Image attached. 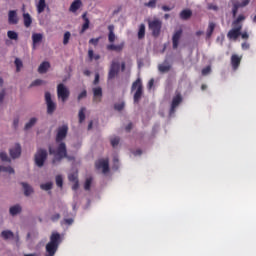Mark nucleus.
<instances>
[{"label":"nucleus","instance_id":"2eb2a0df","mask_svg":"<svg viewBox=\"0 0 256 256\" xmlns=\"http://www.w3.org/2000/svg\"><path fill=\"white\" fill-rule=\"evenodd\" d=\"M241 59H243V56H239L237 54H233L231 56V65L233 71H237V69H239V65H241Z\"/></svg>","mask_w":256,"mask_h":256},{"label":"nucleus","instance_id":"864d4df0","mask_svg":"<svg viewBox=\"0 0 256 256\" xmlns=\"http://www.w3.org/2000/svg\"><path fill=\"white\" fill-rule=\"evenodd\" d=\"M61 219V214L55 213L54 215L51 216V221L55 223V221H59Z\"/></svg>","mask_w":256,"mask_h":256},{"label":"nucleus","instance_id":"0e129e2a","mask_svg":"<svg viewBox=\"0 0 256 256\" xmlns=\"http://www.w3.org/2000/svg\"><path fill=\"white\" fill-rule=\"evenodd\" d=\"M77 189H79V180L74 182L73 186H72V190L73 191H77Z\"/></svg>","mask_w":256,"mask_h":256},{"label":"nucleus","instance_id":"5701e85b","mask_svg":"<svg viewBox=\"0 0 256 256\" xmlns=\"http://www.w3.org/2000/svg\"><path fill=\"white\" fill-rule=\"evenodd\" d=\"M108 31H109V34H108L109 43H115V32H113L115 31V26L109 25Z\"/></svg>","mask_w":256,"mask_h":256},{"label":"nucleus","instance_id":"3c124183","mask_svg":"<svg viewBox=\"0 0 256 256\" xmlns=\"http://www.w3.org/2000/svg\"><path fill=\"white\" fill-rule=\"evenodd\" d=\"M132 155H134V157H141V155H143V151L141 149H136L132 151Z\"/></svg>","mask_w":256,"mask_h":256},{"label":"nucleus","instance_id":"09e8293b","mask_svg":"<svg viewBox=\"0 0 256 256\" xmlns=\"http://www.w3.org/2000/svg\"><path fill=\"white\" fill-rule=\"evenodd\" d=\"M56 185L57 187H63V177L61 175L56 176Z\"/></svg>","mask_w":256,"mask_h":256},{"label":"nucleus","instance_id":"2f4dec72","mask_svg":"<svg viewBox=\"0 0 256 256\" xmlns=\"http://www.w3.org/2000/svg\"><path fill=\"white\" fill-rule=\"evenodd\" d=\"M45 7H47L45 0H39V2L37 4L38 13H43V11H45Z\"/></svg>","mask_w":256,"mask_h":256},{"label":"nucleus","instance_id":"9d476101","mask_svg":"<svg viewBox=\"0 0 256 256\" xmlns=\"http://www.w3.org/2000/svg\"><path fill=\"white\" fill-rule=\"evenodd\" d=\"M181 103H183V96H181V93H178L172 99L170 115L175 114V109H177L179 107V105H181Z\"/></svg>","mask_w":256,"mask_h":256},{"label":"nucleus","instance_id":"412c9836","mask_svg":"<svg viewBox=\"0 0 256 256\" xmlns=\"http://www.w3.org/2000/svg\"><path fill=\"white\" fill-rule=\"evenodd\" d=\"M193 12L190 9H184L180 12V19L183 21H187V19H191Z\"/></svg>","mask_w":256,"mask_h":256},{"label":"nucleus","instance_id":"1a4fd4ad","mask_svg":"<svg viewBox=\"0 0 256 256\" xmlns=\"http://www.w3.org/2000/svg\"><path fill=\"white\" fill-rule=\"evenodd\" d=\"M45 101H46V104H47V114L52 115V113L55 112V109H57V106L55 105V103L51 99V93H49V92L45 93Z\"/></svg>","mask_w":256,"mask_h":256},{"label":"nucleus","instance_id":"8fccbe9b","mask_svg":"<svg viewBox=\"0 0 256 256\" xmlns=\"http://www.w3.org/2000/svg\"><path fill=\"white\" fill-rule=\"evenodd\" d=\"M100 40H101L100 37H98V38H91L89 40V43H90V45H94V47H97V45H99V41Z\"/></svg>","mask_w":256,"mask_h":256},{"label":"nucleus","instance_id":"bf43d9fd","mask_svg":"<svg viewBox=\"0 0 256 256\" xmlns=\"http://www.w3.org/2000/svg\"><path fill=\"white\" fill-rule=\"evenodd\" d=\"M5 99V89H3L0 92V105L3 103V100Z\"/></svg>","mask_w":256,"mask_h":256},{"label":"nucleus","instance_id":"c756f323","mask_svg":"<svg viewBox=\"0 0 256 256\" xmlns=\"http://www.w3.org/2000/svg\"><path fill=\"white\" fill-rule=\"evenodd\" d=\"M19 213H21V206L15 205L10 207V215L13 217H15V215H19Z\"/></svg>","mask_w":256,"mask_h":256},{"label":"nucleus","instance_id":"f8f14e48","mask_svg":"<svg viewBox=\"0 0 256 256\" xmlns=\"http://www.w3.org/2000/svg\"><path fill=\"white\" fill-rule=\"evenodd\" d=\"M241 29H243L241 26H233V28L227 33V38L237 41V39L241 37Z\"/></svg>","mask_w":256,"mask_h":256},{"label":"nucleus","instance_id":"a18cd8bd","mask_svg":"<svg viewBox=\"0 0 256 256\" xmlns=\"http://www.w3.org/2000/svg\"><path fill=\"white\" fill-rule=\"evenodd\" d=\"M0 159L6 163H11V159L5 152H0Z\"/></svg>","mask_w":256,"mask_h":256},{"label":"nucleus","instance_id":"ddd939ff","mask_svg":"<svg viewBox=\"0 0 256 256\" xmlns=\"http://www.w3.org/2000/svg\"><path fill=\"white\" fill-rule=\"evenodd\" d=\"M183 36V30H176L172 36V49L179 48V41H181V37Z\"/></svg>","mask_w":256,"mask_h":256},{"label":"nucleus","instance_id":"bb28decb","mask_svg":"<svg viewBox=\"0 0 256 256\" xmlns=\"http://www.w3.org/2000/svg\"><path fill=\"white\" fill-rule=\"evenodd\" d=\"M32 41L34 46L37 45L38 43H41L43 41V34L41 33L32 34Z\"/></svg>","mask_w":256,"mask_h":256},{"label":"nucleus","instance_id":"6e6552de","mask_svg":"<svg viewBox=\"0 0 256 256\" xmlns=\"http://www.w3.org/2000/svg\"><path fill=\"white\" fill-rule=\"evenodd\" d=\"M121 69V64L119 62L113 61L110 70L108 73V81H111V79H115L117 75H119V70Z\"/></svg>","mask_w":256,"mask_h":256},{"label":"nucleus","instance_id":"680f3d73","mask_svg":"<svg viewBox=\"0 0 256 256\" xmlns=\"http://www.w3.org/2000/svg\"><path fill=\"white\" fill-rule=\"evenodd\" d=\"M73 221L74 220L72 218L64 219L65 225H73Z\"/></svg>","mask_w":256,"mask_h":256},{"label":"nucleus","instance_id":"603ef678","mask_svg":"<svg viewBox=\"0 0 256 256\" xmlns=\"http://www.w3.org/2000/svg\"><path fill=\"white\" fill-rule=\"evenodd\" d=\"M68 179H69V181H71L72 183H75V182L79 181V180L77 179V174H70V175L68 176Z\"/></svg>","mask_w":256,"mask_h":256},{"label":"nucleus","instance_id":"6ab92c4d","mask_svg":"<svg viewBox=\"0 0 256 256\" xmlns=\"http://www.w3.org/2000/svg\"><path fill=\"white\" fill-rule=\"evenodd\" d=\"M82 19L84 21V24L82 25V29L80 30V35H83L84 32L87 31V29H89V19L87 18V12H84L82 15Z\"/></svg>","mask_w":256,"mask_h":256},{"label":"nucleus","instance_id":"b1692460","mask_svg":"<svg viewBox=\"0 0 256 256\" xmlns=\"http://www.w3.org/2000/svg\"><path fill=\"white\" fill-rule=\"evenodd\" d=\"M21 185L24 189V195L26 197H29V195H31V193H33V187H31V185L25 183V182H21Z\"/></svg>","mask_w":256,"mask_h":256},{"label":"nucleus","instance_id":"a211bd4d","mask_svg":"<svg viewBox=\"0 0 256 256\" xmlns=\"http://www.w3.org/2000/svg\"><path fill=\"white\" fill-rule=\"evenodd\" d=\"M83 5V2L81 0H74L72 4L70 5L69 11L71 13H77L79 9H81V6Z\"/></svg>","mask_w":256,"mask_h":256},{"label":"nucleus","instance_id":"0eeeda50","mask_svg":"<svg viewBox=\"0 0 256 256\" xmlns=\"http://www.w3.org/2000/svg\"><path fill=\"white\" fill-rule=\"evenodd\" d=\"M232 3V16L237 17V13L241 7H247L249 3H251V0H231Z\"/></svg>","mask_w":256,"mask_h":256},{"label":"nucleus","instance_id":"4d7b16f0","mask_svg":"<svg viewBox=\"0 0 256 256\" xmlns=\"http://www.w3.org/2000/svg\"><path fill=\"white\" fill-rule=\"evenodd\" d=\"M154 85H155V79L152 78L149 80L147 87L149 90H151V89H153Z\"/></svg>","mask_w":256,"mask_h":256},{"label":"nucleus","instance_id":"69168bd1","mask_svg":"<svg viewBox=\"0 0 256 256\" xmlns=\"http://www.w3.org/2000/svg\"><path fill=\"white\" fill-rule=\"evenodd\" d=\"M242 39H249V34L247 32H243L240 34Z\"/></svg>","mask_w":256,"mask_h":256},{"label":"nucleus","instance_id":"20e7f679","mask_svg":"<svg viewBox=\"0 0 256 256\" xmlns=\"http://www.w3.org/2000/svg\"><path fill=\"white\" fill-rule=\"evenodd\" d=\"M131 91L134 92V103H139L141 101V97H143V82L141 78H138L136 81L133 82Z\"/></svg>","mask_w":256,"mask_h":256},{"label":"nucleus","instance_id":"9b49d317","mask_svg":"<svg viewBox=\"0 0 256 256\" xmlns=\"http://www.w3.org/2000/svg\"><path fill=\"white\" fill-rule=\"evenodd\" d=\"M96 169H102V173L107 174L109 173V159H99L95 162Z\"/></svg>","mask_w":256,"mask_h":256},{"label":"nucleus","instance_id":"4468645a","mask_svg":"<svg viewBox=\"0 0 256 256\" xmlns=\"http://www.w3.org/2000/svg\"><path fill=\"white\" fill-rule=\"evenodd\" d=\"M9 153L12 159H19L21 157V145L16 143L13 148H10Z\"/></svg>","mask_w":256,"mask_h":256},{"label":"nucleus","instance_id":"774afa93","mask_svg":"<svg viewBox=\"0 0 256 256\" xmlns=\"http://www.w3.org/2000/svg\"><path fill=\"white\" fill-rule=\"evenodd\" d=\"M83 73H84V75L86 77H89L91 75V71L90 70H84Z\"/></svg>","mask_w":256,"mask_h":256},{"label":"nucleus","instance_id":"ea45409f","mask_svg":"<svg viewBox=\"0 0 256 256\" xmlns=\"http://www.w3.org/2000/svg\"><path fill=\"white\" fill-rule=\"evenodd\" d=\"M121 139L117 136H114L113 138L110 139V143L112 147H117L119 145Z\"/></svg>","mask_w":256,"mask_h":256},{"label":"nucleus","instance_id":"6e6d98bb","mask_svg":"<svg viewBox=\"0 0 256 256\" xmlns=\"http://www.w3.org/2000/svg\"><path fill=\"white\" fill-rule=\"evenodd\" d=\"M87 97V90H83L79 95H78V101H81V99H85Z\"/></svg>","mask_w":256,"mask_h":256},{"label":"nucleus","instance_id":"e433bc0d","mask_svg":"<svg viewBox=\"0 0 256 256\" xmlns=\"http://www.w3.org/2000/svg\"><path fill=\"white\" fill-rule=\"evenodd\" d=\"M40 188L43 189V191H51V189H53V182L41 184Z\"/></svg>","mask_w":256,"mask_h":256},{"label":"nucleus","instance_id":"4be33fe9","mask_svg":"<svg viewBox=\"0 0 256 256\" xmlns=\"http://www.w3.org/2000/svg\"><path fill=\"white\" fill-rule=\"evenodd\" d=\"M215 27H217V24L215 22H209L208 28L206 31V39H209L213 36V31H215Z\"/></svg>","mask_w":256,"mask_h":256},{"label":"nucleus","instance_id":"cd10ccee","mask_svg":"<svg viewBox=\"0 0 256 256\" xmlns=\"http://www.w3.org/2000/svg\"><path fill=\"white\" fill-rule=\"evenodd\" d=\"M0 173H9L10 175L15 174V169L11 166H0Z\"/></svg>","mask_w":256,"mask_h":256},{"label":"nucleus","instance_id":"72a5a7b5","mask_svg":"<svg viewBox=\"0 0 256 256\" xmlns=\"http://www.w3.org/2000/svg\"><path fill=\"white\" fill-rule=\"evenodd\" d=\"M138 39H145V24H140L139 26Z\"/></svg>","mask_w":256,"mask_h":256},{"label":"nucleus","instance_id":"423d86ee","mask_svg":"<svg viewBox=\"0 0 256 256\" xmlns=\"http://www.w3.org/2000/svg\"><path fill=\"white\" fill-rule=\"evenodd\" d=\"M69 95H71L69 88H67V86H65V84L63 83L58 84L57 96H58V99H61L62 103H65V101L69 99Z\"/></svg>","mask_w":256,"mask_h":256},{"label":"nucleus","instance_id":"473e14b6","mask_svg":"<svg viewBox=\"0 0 256 256\" xmlns=\"http://www.w3.org/2000/svg\"><path fill=\"white\" fill-rule=\"evenodd\" d=\"M88 57L90 61H93V59H95V61H99V59H101V56L99 54H94L93 49L88 50Z\"/></svg>","mask_w":256,"mask_h":256},{"label":"nucleus","instance_id":"f3484780","mask_svg":"<svg viewBox=\"0 0 256 256\" xmlns=\"http://www.w3.org/2000/svg\"><path fill=\"white\" fill-rule=\"evenodd\" d=\"M8 21L10 25H17L19 23V18L17 17V11L10 10L8 13Z\"/></svg>","mask_w":256,"mask_h":256},{"label":"nucleus","instance_id":"a19ab883","mask_svg":"<svg viewBox=\"0 0 256 256\" xmlns=\"http://www.w3.org/2000/svg\"><path fill=\"white\" fill-rule=\"evenodd\" d=\"M115 111H123L125 109V102H119L114 104Z\"/></svg>","mask_w":256,"mask_h":256},{"label":"nucleus","instance_id":"393cba45","mask_svg":"<svg viewBox=\"0 0 256 256\" xmlns=\"http://www.w3.org/2000/svg\"><path fill=\"white\" fill-rule=\"evenodd\" d=\"M241 21H245V17L243 14H240L232 23V27H241L243 29V24H241Z\"/></svg>","mask_w":256,"mask_h":256},{"label":"nucleus","instance_id":"49530a36","mask_svg":"<svg viewBox=\"0 0 256 256\" xmlns=\"http://www.w3.org/2000/svg\"><path fill=\"white\" fill-rule=\"evenodd\" d=\"M157 1L159 0H150L149 2L145 3V7H149L150 9H155V7H157Z\"/></svg>","mask_w":256,"mask_h":256},{"label":"nucleus","instance_id":"79ce46f5","mask_svg":"<svg viewBox=\"0 0 256 256\" xmlns=\"http://www.w3.org/2000/svg\"><path fill=\"white\" fill-rule=\"evenodd\" d=\"M14 63L16 66V71L19 73V71H21V67H23V61H21L19 58H16Z\"/></svg>","mask_w":256,"mask_h":256},{"label":"nucleus","instance_id":"4c0bfd02","mask_svg":"<svg viewBox=\"0 0 256 256\" xmlns=\"http://www.w3.org/2000/svg\"><path fill=\"white\" fill-rule=\"evenodd\" d=\"M7 35H8V37H9L10 39H12V40H14V41H17V40L19 39V34H17V32H15V31L9 30V31L7 32Z\"/></svg>","mask_w":256,"mask_h":256},{"label":"nucleus","instance_id":"c9c22d12","mask_svg":"<svg viewBox=\"0 0 256 256\" xmlns=\"http://www.w3.org/2000/svg\"><path fill=\"white\" fill-rule=\"evenodd\" d=\"M85 111L86 108L82 107L78 113V117H79V123H83L85 121Z\"/></svg>","mask_w":256,"mask_h":256},{"label":"nucleus","instance_id":"a878e982","mask_svg":"<svg viewBox=\"0 0 256 256\" xmlns=\"http://www.w3.org/2000/svg\"><path fill=\"white\" fill-rule=\"evenodd\" d=\"M51 67V64L49 62H42L40 66L38 67V73H45L46 71H49V68Z\"/></svg>","mask_w":256,"mask_h":256},{"label":"nucleus","instance_id":"052dcab7","mask_svg":"<svg viewBox=\"0 0 256 256\" xmlns=\"http://www.w3.org/2000/svg\"><path fill=\"white\" fill-rule=\"evenodd\" d=\"M241 47H242L243 51H247V49H249L250 45L248 42H244V43H242Z\"/></svg>","mask_w":256,"mask_h":256},{"label":"nucleus","instance_id":"de8ad7c7","mask_svg":"<svg viewBox=\"0 0 256 256\" xmlns=\"http://www.w3.org/2000/svg\"><path fill=\"white\" fill-rule=\"evenodd\" d=\"M43 83H45V81L36 79L30 84V87H39V85H43Z\"/></svg>","mask_w":256,"mask_h":256},{"label":"nucleus","instance_id":"7ed1b4c3","mask_svg":"<svg viewBox=\"0 0 256 256\" xmlns=\"http://www.w3.org/2000/svg\"><path fill=\"white\" fill-rule=\"evenodd\" d=\"M148 29L151 31L152 37L157 38L159 37V35H161V29H163V22L158 18L149 20Z\"/></svg>","mask_w":256,"mask_h":256},{"label":"nucleus","instance_id":"39448f33","mask_svg":"<svg viewBox=\"0 0 256 256\" xmlns=\"http://www.w3.org/2000/svg\"><path fill=\"white\" fill-rule=\"evenodd\" d=\"M48 155L49 154L47 153V150L43 148H38L34 155L35 165L37 167H43V165H45V162L47 161Z\"/></svg>","mask_w":256,"mask_h":256},{"label":"nucleus","instance_id":"58836bf2","mask_svg":"<svg viewBox=\"0 0 256 256\" xmlns=\"http://www.w3.org/2000/svg\"><path fill=\"white\" fill-rule=\"evenodd\" d=\"M93 183V178L89 177L86 179L85 184H84V189L85 191H89L91 189V184Z\"/></svg>","mask_w":256,"mask_h":256},{"label":"nucleus","instance_id":"37998d69","mask_svg":"<svg viewBox=\"0 0 256 256\" xmlns=\"http://www.w3.org/2000/svg\"><path fill=\"white\" fill-rule=\"evenodd\" d=\"M35 123H37V118H31L29 120V122L26 123V125H25L26 131H27V129H31V127H33V125H35Z\"/></svg>","mask_w":256,"mask_h":256},{"label":"nucleus","instance_id":"c03bdc74","mask_svg":"<svg viewBox=\"0 0 256 256\" xmlns=\"http://www.w3.org/2000/svg\"><path fill=\"white\" fill-rule=\"evenodd\" d=\"M69 39H71V32L67 31L64 33L63 45H68Z\"/></svg>","mask_w":256,"mask_h":256},{"label":"nucleus","instance_id":"f704fd0d","mask_svg":"<svg viewBox=\"0 0 256 256\" xmlns=\"http://www.w3.org/2000/svg\"><path fill=\"white\" fill-rule=\"evenodd\" d=\"M160 73H167L168 71H171V66L166 64H161L158 66Z\"/></svg>","mask_w":256,"mask_h":256},{"label":"nucleus","instance_id":"338daca9","mask_svg":"<svg viewBox=\"0 0 256 256\" xmlns=\"http://www.w3.org/2000/svg\"><path fill=\"white\" fill-rule=\"evenodd\" d=\"M173 8L169 7V6H162V10L164 11H171Z\"/></svg>","mask_w":256,"mask_h":256},{"label":"nucleus","instance_id":"c85d7f7f","mask_svg":"<svg viewBox=\"0 0 256 256\" xmlns=\"http://www.w3.org/2000/svg\"><path fill=\"white\" fill-rule=\"evenodd\" d=\"M23 19H24V25L26 27H31V23H33V19H31V15L29 13H24Z\"/></svg>","mask_w":256,"mask_h":256},{"label":"nucleus","instance_id":"7c9ffc66","mask_svg":"<svg viewBox=\"0 0 256 256\" xmlns=\"http://www.w3.org/2000/svg\"><path fill=\"white\" fill-rule=\"evenodd\" d=\"M1 237L4 238L5 240L13 239L14 234L11 230H4L1 232Z\"/></svg>","mask_w":256,"mask_h":256},{"label":"nucleus","instance_id":"5fc2aeb1","mask_svg":"<svg viewBox=\"0 0 256 256\" xmlns=\"http://www.w3.org/2000/svg\"><path fill=\"white\" fill-rule=\"evenodd\" d=\"M209 73H211V66H207L202 69V75H209Z\"/></svg>","mask_w":256,"mask_h":256},{"label":"nucleus","instance_id":"dca6fc26","mask_svg":"<svg viewBox=\"0 0 256 256\" xmlns=\"http://www.w3.org/2000/svg\"><path fill=\"white\" fill-rule=\"evenodd\" d=\"M93 102L101 103V98L103 97V89L101 87L93 88Z\"/></svg>","mask_w":256,"mask_h":256},{"label":"nucleus","instance_id":"e2e57ef3","mask_svg":"<svg viewBox=\"0 0 256 256\" xmlns=\"http://www.w3.org/2000/svg\"><path fill=\"white\" fill-rule=\"evenodd\" d=\"M13 127L14 129H17V127H19V118H15L13 121Z\"/></svg>","mask_w":256,"mask_h":256},{"label":"nucleus","instance_id":"f257e3e1","mask_svg":"<svg viewBox=\"0 0 256 256\" xmlns=\"http://www.w3.org/2000/svg\"><path fill=\"white\" fill-rule=\"evenodd\" d=\"M67 133H69V126H67V124L58 127L55 141L56 143H59V145L56 151L49 146V154L55 155L54 159L52 160L53 164L60 163L62 159H68V161H73V159H75L74 157L67 155V145L65 142H63L67 138Z\"/></svg>","mask_w":256,"mask_h":256},{"label":"nucleus","instance_id":"13d9d810","mask_svg":"<svg viewBox=\"0 0 256 256\" xmlns=\"http://www.w3.org/2000/svg\"><path fill=\"white\" fill-rule=\"evenodd\" d=\"M99 79H100L99 73H96L93 81V85H99Z\"/></svg>","mask_w":256,"mask_h":256},{"label":"nucleus","instance_id":"f03ea898","mask_svg":"<svg viewBox=\"0 0 256 256\" xmlns=\"http://www.w3.org/2000/svg\"><path fill=\"white\" fill-rule=\"evenodd\" d=\"M60 244L61 234L59 232H53L50 236V242L46 245V252L48 253L46 256H54Z\"/></svg>","mask_w":256,"mask_h":256},{"label":"nucleus","instance_id":"aec40b11","mask_svg":"<svg viewBox=\"0 0 256 256\" xmlns=\"http://www.w3.org/2000/svg\"><path fill=\"white\" fill-rule=\"evenodd\" d=\"M125 47V44H118V45H115V44H109L106 46V49L108 51H116L117 53L123 51V48Z\"/></svg>","mask_w":256,"mask_h":256}]
</instances>
